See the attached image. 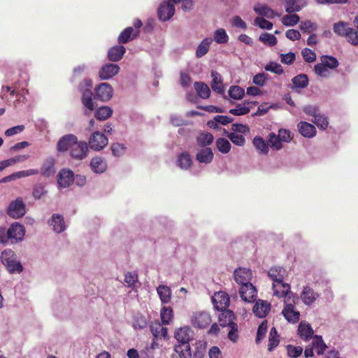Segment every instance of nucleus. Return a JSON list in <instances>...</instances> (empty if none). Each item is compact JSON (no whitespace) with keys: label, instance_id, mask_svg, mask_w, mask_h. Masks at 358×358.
Returning <instances> with one entry per match:
<instances>
[{"label":"nucleus","instance_id":"obj_1","mask_svg":"<svg viewBox=\"0 0 358 358\" xmlns=\"http://www.w3.org/2000/svg\"><path fill=\"white\" fill-rule=\"evenodd\" d=\"M194 332L190 327L180 328L175 333V338L179 343L175 346V352L180 358H190L192 357L189 341L193 338Z\"/></svg>","mask_w":358,"mask_h":358},{"label":"nucleus","instance_id":"obj_2","mask_svg":"<svg viewBox=\"0 0 358 358\" xmlns=\"http://www.w3.org/2000/svg\"><path fill=\"white\" fill-rule=\"evenodd\" d=\"M285 270L282 267H272L269 269L268 275L273 280V289L274 294L278 297L287 296L290 291L289 284L283 282Z\"/></svg>","mask_w":358,"mask_h":358},{"label":"nucleus","instance_id":"obj_3","mask_svg":"<svg viewBox=\"0 0 358 358\" xmlns=\"http://www.w3.org/2000/svg\"><path fill=\"white\" fill-rule=\"evenodd\" d=\"M92 83L90 79H85L79 85V90L82 92L81 101L84 107L86 108L85 115H89L95 108L92 100L93 93L90 90Z\"/></svg>","mask_w":358,"mask_h":358},{"label":"nucleus","instance_id":"obj_4","mask_svg":"<svg viewBox=\"0 0 358 358\" xmlns=\"http://www.w3.org/2000/svg\"><path fill=\"white\" fill-rule=\"evenodd\" d=\"M1 261L11 273H20L23 271L22 265L20 262L17 261L15 253L10 249L4 250L1 252Z\"/></svg>","mask_w":358,"mask_h":358},{"label":"nucleus","instance_id":"obj_5","mask_svg":"<svg viewBox=\"0 0 358 358\" xmlns=\"http://www.w3.org/2000/svg\"><path fill=\"white\" fill-rule=\"evenodd\" d=\"M108 143V138L100 131H94L90 136L89 147L95 151H100L103 149Z\"/></svg>","mask_w":358,"mask_h":358},{"label":"nucleus","instance_id":"obj_6","mask_svg":"<svg viewBox=\"0 0 358 358\" xmlns=\"http://www.w3.org/2000/svg\"><path fill=\"white\" fill-rule=\"evenodd\" d=\"M8 215L15 219H18L24 215L26 213L25 205L21 197L17 198L15 201L10 202L8 207Z\"/></svg>","mask_w":358,"mask_h":358},{"label":"nucleus","instance_id":"obj_7","mask_svg":"<svg viewBox=\"0 0 358 358\" xmlns=\"http://www.w3.org/2000/svg\"><path fill=\"white\" fill-rule=\"evenodd\" d=\"M88 153V145L85 141H79L76 138V143L73 144L69 152L70 156L76 160H83L87 157Z\"/></svg>","mask_w":358,"mask_h":358},{"label":"nucleus","instance_id":"obj_8","mask_svg":"<svg viewBox=\"0 0 358 358\" xmlns=\"http://www.w3.org/2000/svg\"><path fill=\"white\" fill-rule=\"evenodd\" d=\"M191 322L195 328L205 329L210 325L212 320L209 313L201 311L194 313Z\"/></svg>","mask_w":358,"mask_h":358},{"label":"nucleus","instance_id":"obj_9","mask_svg":"<svg viewBox=\"0 0 358 358\" xmlns=\"http://www.w3.org/2000/svg\"><path fill=\"white\" fill-rule=\"evenodd\" d=\"M95 94L98 99L106 102L112 98L113 89L110 84L102 83L96 87Z\"/></svg>","mask_w":358,"mask_h":358},{"label":"nucleus","instance_id":"obj_10","mask_svg":"<svg viewBox=\"0 0 358 358\" xmlns=\"http://www.w3.org/2000/svg\"><path fill=\"white\" fill-rule=\"evenodd\" d=\"M77 136L74 134H66L62 136L57 143V150L59 152H66L70 151L76 143Z\"/></svg>","mask_w":358,"mask_h":358},{"label":"nucleus","instance_id":"obj_11","mask_svg":"<svg viewBox=\"0 0 358 358\" xmlns=\"http://www.w3.org/2000/svg\"><path fill=\"white\" fill-rule=\"evenodd\" d=\"M252 275V271L245 268H238L234 272V280L241 286L252 284L250 282Z\"/></svg>","mask_w":358,"mask_h":358},{"label":"nucleus","instance_id":"obj_12","mask_svg":"<svg viewBox=\"0 0 358 358\" xmlns=\"http://www.w3.org/2000/svg\"><path fill=\"white\" fill-rule=\"evenodd\" d=\"M8 231L11 243H16L22 241L25 233L24 226L17 222L12 224Z\"/></svg>","mask_w":358,"mask_h":358},{"label":"nucleus","instance_id":"obj_13","mask_svg":"<svg viewBox=\"0 0 358 358\" xmlns=\"http://www.w3.org/2000/svg\"><path fill=\"white\" fill-rule=\"evenodd\" d=\"M212 301L215 308L217 310L227 309L230 304L229 296L224 292H216L212 297Z\"/></svg>","mask_w":358,"mask_h":358},{"label":"nucleus","instance_id":"obj_14","mask_svg":"<svg viewBox=\"0 0 358 358\" xmlns=\"http://www.w3.org/2000/svg\"><path fill=\"white\" fill-rule=\"evenodd\" d=\"M74 173L70 169H63L57 175V182L59 187L66 188L71 185L74 181Z\"/></svg>","mask_w":358,"mask_h":358},{"label":"nucleus","instance_id":"obj_15","mask_svg":"<svg viewBox=\"0 0 358 358\" xmlns=\"http://www.w3.org/2000/svg\"><path fill=\"white\" fill-rule=\"evenodd\" d=\"M239 294L242 300L245 302H253L257 298V291L252 284L245 286H241L239 289Z\"/></svg>","mask_w":358,"mask_h":358},{"label":"nucleus","instance_id":"obj_16","mask_svg":"<svg viewBox=\"0 0 358 358\" xmlns=\"http://www.w3.org/2000/svg\"><path fill=\"white\" fill-rule=\"evenodd\" d=\"M285 318L290 323H296L299 321L300 313L295 309L294 303L285 301V306L282 311Z\"/></svg>","mask_w":358,"mask_h":358},{"label":"nucleus","instance_id":"obj_17","mask_svg":"<svg viewBox=\"0 0 358 358\" xmlns=\"http://www.w3.org/2000/svg\"><path fill=\"white\" fill-rule=\"evenodd\" d=\"M119 71L120 67L118 65L108 63L101 67L99 72V75L101 80H108L117 74Z\"/></svg>","mask_w":358,"mask_h":358},{"label":"nucleus","instance_id":"obj_18","mask_svg":"<svg viewBox=\"0 0 358 358\" xmlns=\"http://www.w3.org/2000/svg\"><path fill=\"white\" fill-rule=\"evenodd\" d=\"M320 296V294L315 292L309 286H305L301 293V299L306 306H311Z\"/></svg>","mask_w":358,"mask_h":358},{"label":"nucleus","instance_id":"obj_19","mask_svg":"<svg viewBox=\"0 0 358 358\" xmlns=\"http://www.w3.org/2000/svg\"><path fill=\"white\" fill-rule=\"evenodd\" d=\"M175 13V7L173 3L166 2L162 3L158 8V17L162 21L169 20Z\"/></svg>","mask_w":358,"mask_h":358},{"label":"nucleus","instance_id":"obj_20","mask_svg":"<svg viewBox=\"0 0 358 358\" xmlns=\"http://www.w3.org/2000/svg\"><path fill=\"white\" fill-rule=\"evenodd\" d=\"M271 310V303L267 301L259 299L253 307L254 314L260 318L266 317Z\"/></svg>","mask_w":358,"mask_h":358},{"label":"nucleus","instance_id":"obj_21","mask_svg":"<svg viewBox=\"0 0 358 358\" xmlns=\"http://www.w3.org/2000/svg\"><path fill=\"white\" fill-rule=\"evenodd\" d=\"M139 30H134L132 27L125 28L118 36L117 42L119 44H124L129 41L134 40L139 34Z\"/></svg>","mask_w":358,"mask_h":358},{"label":"nucleus","instance_id":"obj_22","mask_svg":"<svg viewBox=\"0 0 358 358\" xmlns=\"http://www.w3.org/2000/svg\"><path fill=\"white\" fill-rule=\"evenodd\" d=\"M150 329L155 339L166 338L168 336L167 328L163 327L158 321L152 322Z\"/></svg>","mask_w":358,"mask_h":358},{"label":"nucleus","instance_id":"obj_23","mask_svg":"<svg viewBox=\"0 0 358 358\" xmlns=\"http://www.w3.org/2000/svg\"><path fill=\"white\" fill-rule=\"evenodd\" d=\"M299 133L306 138H313L316 134V129L315 126L307 122L301 121L298 125Z\"/></svg>","mask_w":358,"mask_h":358},{"label":"nucleus","instance_id":"obj_24","mask_svg":"<svg viewBox=\"0 0 358 358\" xmlns=\"http://www.w3.org/2000/svg\"><path fill=\"white\" fill-rule=\"evenodd\" d=\"M125 52L126 49L123 45H121V44L115 45L109 49L108 58L111 62H118L122 58Z\"/></svg>","mask_w":358,"mask_h":358},{"label":"nucleus","instance_id":"obj_25","mask_svg":"<svg viewBox=\"0 0 358 358\" xmlns=\"http://www.w3.org/2000/svg\"><path fill=\"white\" fill-rule=\"evenodd\" d=\"M49 224L53 227V230L57 233H62L66 229L64 217L59 214H54L49 220Z\"/></svg>","mask_w":358,"mask_h":358},{"label":"nucleus","instance_id":"obj_26","mask_svg":"<svg viewBox=\"0 0 358 358\" xmlns=\"http://www.w3.org/2000/svg\"><path fill=\"white\" fill-rule=\"evenodd\" d=\"M256 105L257 102L244 101L243 103H238L236 108L230 109L229 113L234 115H246L250 111V105Z\"/></svg>","mask_w":358,"mask_h":358},{"label":"nucleus","instance_id":"obj_27","mask_svg":"<svg viewBox=\"0 0 358 358\" xmlns=\"http://www.w3.org/2000/svg\"><path fill=\"white\" fill-rule=\"evenodd\" d=\"M213 152L210 148H205L196 155V159L199 163L210 164L213 159Z\"/></svg>","mask_w":358,"mask_h":358},{"label":"nucleus","instance_id":"obj_28","mask_svg":"<svg viewBox=\"0 0 358 358\" xmlns=\"http://www.w3.org/2000/svg\"><path fill=\"white\" fill-rule=\"evenodd\" d=\"M90 166L92 170L97 173H103L107 168L106 160L101 157H95L91 159Z\"/></svg>","mask_w":358,"mask_h":358},{"label":"nucleus","instance_id":"obj_29","mask_svg":"<svg viewBox=\"0 0 358 358\" xmlns=\"http://www.w3.org/2000/svg\"><path fill=\"white\" fill-rule=\"evenodd\" d=\"M298 334L301 338L308 341L313 335V330L310 324L302 321L298 327Z\"/></svg>","mask_w":358,"mask_h":358},{"label":"nucleus","instance_id":"obj_30","mask_svg":"<svg viewBox=\"0 0 358 358\" xmlns=\"http://www.w3.org/2000/svg\"><path fill=\"white\" fill-rule=\"evenodd\" d=\"M220 311L221 313L219 315V322L221 327H227L234 322V320L235 319V315L233 311L228 309Z\"/></svg>","mask_w":358,"mask_h":358},{"label":"nucleus","instance_id":"obj_31","mask_svg":"<svg viewBox=\"0 0 358 358\" xmlns=\"http://www.w3.org/2000/svg\"><path fill=\"white\" fill-rule=\"evenodd\" d=\"M43 176L50 177L55 174V159L53 158L47 159L43 164L39 171Z\"/></svg>","mask_w":358,"mask_h":358},{"label":"nucleus","instance_id":"obj_32","mask_svg":"<svg viewBox=\"0 0 358 358\" xmlns=\"http://www.w3.org/2000/svg\"><path fill=\"white\" fill-rule=\"evenodd\" d=\"M177 163L178 166L182 169H188L192 164L191 155L187 152H182L178 156Z\"/></svg>","mask_w":358,"mask_h":358},{"label":"nucleus","instance_id":"obj_33","mask_svg":"<svg viewBox=\"0 0 358 358\" xmlns=\"http://www.w3.org/2000/svg\"><path fill=\"white\" fill-rule=\"evenodd\" d=\"M211 77L213 78L211 83L212 90L218 94L223 93L224 86L220 75L217 72L213 71L211 72Z\"/></svg>","mask_w":358,"mask_h":358},{"label":"nucleus","instance_id":"obj_34","mask_svg":"<svg viewBox=\"0 0 358 358\" xmlns=\"http://www.w3.org/2000/svg\"><path fill=\"white\" fill-rule=\"evenodd\" d=\"M194 87L200 98L206 99L210 97V90L206 83L203 82H195Z\"/></svg>","mask_w":358,"mask_h":358},{"label":"nucleus","instance_id":"obj_35","mask_svg":"<svg viewBox=\"0 0 358 358\" xmlns=\"http://www.w3.org/2000/svg\"><path fill=\"white\" fill-rule=\"evenodd\" d=\"M212 41L211 38H206L201 42L196 50V57L197 58H201L207 54Z\"/></svg>","mask_w":358,"mask_h":358},{"label":"nucleus","instance_id":"obj_36","mask_svg":"<svg viewBox=\"0 0 358 358\" xmlns=\"http://www.w3.org/2000/svg\"><path fill=\"white\" fill-rule=\"evenodd\" d=\"M348 25V23L346 22L339 21L334 24L333 31L337 36L344 37L348 34V29L351 28Z\"/></svg>","mask_w":358,"mask_h":358},{"label":"nucleus","instance_id":"obj_37","mask_svg":"<svg viewBox=\"0 0 358 358\" xmlns=\"http://www.w3.org/2000/svg\"><path fill=\"white\" fill-rule=\"evenodd\" d=\"M157 291L162 303H167L171 301V290L168 286L161 285Z\"/></svg>","mask_w":358,"mask_h":358},{"label":"nucleus","instance_id":"obj_38","mask_svg":"<svg viewBox=\"0 0 358 358\" xmlns=\"http://www.w3.org/2000/svg\"><path fill=\"white\" fill-rule=\"evenodd\" d=\"M280 343L279 335L275 327H272L269 332L268 350L271 352Z\"/></svg>","mask_w":358,"mask_h":358},{"label":"nucleus","instance_id":"obj_39","mask_svg":"<svg viewBox=\"0 0 358 358\" xmlns=\"http://www.w3.org/2000/svg\"><path fill=\"white\" fill-rule=\"evenodd\" d=\"M113 114V110L109 106H101L94 113V117L98 120H105Z\"/></svg>","mask_w":358,"mask_h":358},{"label":"nucleus","instance_id":"obj_40","mask_svg":"<svg viewBox=\"0 0 358 358\" xmlns=\"http://www.w3.org/2000/svg\"><path fill=\"white\" fill-rule=\"evenodd\" d=\"M214 140L213 134L210 133H201L196 138V143L199 146L204 148L210 145Z\"/></svg>","mask_w":358,"mask_h":358},{"label":"nucleus","instance_id":"obj_41","mask_svg":"<svg viewBox=\"0 0 358 358\" xmlns=\"http://www.w3.org/2000/svg\"><path fill=\"white\" fill-rule=\"evenodd\" d=\"M292 82L294 88L303 89L308 86V78L306 74L301 73L294 76L292 79Z\"/></svg>","mask_w":358,"mask_h":358},{"label":"nucleus","instance_id":"obj_42","mask_svg":"<svg viewBox=\"0 0 358 358\" xmlns=\"http://www.w3.org/2000/svg\"><path fill=\"white\" fill-rule=\"evenodd\" d=\"M254 10L257 14L268 18H273L275 16L274 10L266 5L258 4L255 7Z\"/></svg>","mask_w":358,"mask_h":358},{"label":"nucleus","instance_id":"obj_43","mask_svg":"<svg viewBox=\"0 0 358 358\" xmlns=\"http://www.w3.org/2000/svg\"><path fill=\"white\" fill-rule=\"evenodd\" d=\"M253 145L261 154L267 155L268 146L266 141L260 136H255L253 138Z\"/></svg>","mask_w":358,"mask_h":358},{"label":"nucleus","instance_id":"obj_44","mask_svg":"<svg viewBox=\"0 0 358 358\" xmlns=\"http://www.w3.org/2000/svg\"><path fill=\"white\" fill-rule=\"evenodd\" d=\"M320 60L321 63H322L327 69H334L339 65L337 59L333 56L322 55L320 57Z\"/></svg>","mask_w":358,"mask_h":358},{"label":"nucleus","instance_id":"obj_45","mask_svg":"<svg viewBox=\"0 0 358 358\" xmlns=\"http://www.w3.org/2000/svg\"><path fill=\"white\" fill-rule=\"evenodd\" d=\"M285 11L288 13L299 12L301 10L303 5L298 3L296 0H283Z\"/></svg>","mask_w":358,"mask_h":358},{"label":"nucleus","instance_id":"obj_46","mask_svg":"<svg viewBox=\"0 0 358 358\" xmlns=\"http://www.w3.org/2000/svg\"><path fill=\"white\" fill-rule=\"evenodd\" d=\"M313 348L315 349L316 352L318 355H322L324 354L327 348V345L324 343L322 336H315L314 337L313 341Z\"/></svg>","mask_w":358,"mask_h":358},{"label":"nucleus","instance_id":"obj_47","mask_svg":"<svg viewBox=\"0 0 358 358\" xmlns=\"http://www.w3.org/2000/svg\"><path fill=\"white\" fill-rule=\"evenodd\" d=\"M163 324H169L173 317V310L171 307H163L160 313Z\"/></svg>","mask_w":358,"mask_h":358},{"label":"nucleus","instance_id":"obj_48","mask_svg":"<svg viewBox=\"0 0 358 358\" xmlns=\"http://www.w3.org/2000/svg\"><path fill=\"white\" fill-rule=\"evenodd\" d=\"M216 146L218 150L223 153L227 154L231 150V143L224 138H219L216 140Z\"/></svg>","mask_w":358,"mask_h":358},{"label":"nucleus","instance_id":"obj_49","mask_svg":"<svg viewBox=\"0 0 358 358\" xmlns=\"http://www.w3.org/2000/svg\"><path fill=\"white\" fill-rule=\"evenodd\" d=\"M244 94V90L242 87L237 85L231 86L229 90V95L233 99H241L243 97Z\"/></svg>","mask_w":358,"mask_h":358},{"label":"nucleus","instance_id":"obj_50","mask_svg":"<svg viewBox=\"0 0 358 358\" xmlns=\"http://www.w3.org/2000/svg\"><path fill=\"white\" fill-rule=\"evenodd\" d=\"M259 40L271 47L275 45L278 42L277 38L273 34L269 33L262 34L259 36Z\"/></svg>","mask_w":358,"mask_h":358},{"label":"nucleus","instance_id":"obj_51","mask_svg":"<svg viewBox=\"0 0 358 358\" xmlns=\"http://www.w3.org/2000/svg\"><path fill=\"white\" fill-rule=\"evenodd\" d=\"M214 41L219 44L227 43L229 36L226 31L222 28L217 29L214 33Z\"/></svg>","mask_w":358,"mask_h":358},{"label":"nucleus","instance_id":"obj_52","mask_svg":"<svg viewBox=\"0 0 358 358\" xmlns=\"http://www.w3.org/2000/svg\"><path fill=\"white\" fill-rule=\"evenodd\" d=\"M346 41L352 45H358V30L351 27L348 29V34L344 36Z\"/></svg>","mask_w":358,"mask_h":358},{"label":"nucleus","instance_id":"obj_53","mask_svg":"<svg viewBox=\"0 0 358 358\" xmlns=\"http://www.w3.org/2000/svg\"><path fill=\"white\" fill-rule=\"evenodd\" d=\"M299 16L297 14L286 15L282 18V23L287 27L294 26L299 22Z\"/></svg>","mask_w":358,"mask_h":358},{"label":"nucleus","instance_id":"obj_54","mask_svg":"<svg viewBox=\"0 0 358 358\" xmlns=\"http://www.w3.org/2000/svg\"><path fill=\"white\" fill-rule=\"evenodd\" d=\"M227 137L234 144L236 145L243 146L245 143V138L242 134L231 132L227 133Z\"/></svg>","mask_w":358,"mask_h":358},{"label":"nucleus","instance_id":"obj_55","mask_svg":"<svg viewBox=\"0 0 358 358\" xmlns=\"http://www.w3.org/2000/svg\"><path fill=\"white\" fill-rule=\"evenodd\" d=\"M313 122L322 129H326L329 125L328 118L324 115H321L318 113L313 120Z\"/></svg>","mask_w":358,"mask_h":358},{"label":"nucleus","instance_id":"obj_56","mask_svg":"<svg viewBox=\"0 0 358 358\" xmlns=\"http://www.w3.org/2000/svg\"><path fill=\"white\" fill-rule=\"evenodd\" d=\"M227 327L229 328L228 338L234 343H236L239 337L238 324L236 322H234Z\"/></svg>","mask_w":358,"mask_h":358},{"label":"nucleus","instance_id":"obj_57","mask_svg":"<svg viewBox=\"0 0 358 358\" xmlns=\"http://www.w3.org/2000/svg\"><path fill=\"white\" fill-rule=\"evenodd\" d=\"M148 324L147 320L145 316L143 315H136L134 317L132 322V326L134 329H142L146 327Z\"/></svg>","mask_w":358,"mask_h":358},{"label":"nucleus","instance_id":"obj_58","mask_svg":"<svg viewBox=\"0 0 358 358\" xmlns=\"http://www.w3.org/2000/svg\"><path fill=\"white\" fill-rule=\"evenodd\" d=\"M268 141L272 148L280 150L282 148V143L278 136L274 133H270L268 136Z\"/></svg>","mask_w":358,"mask_h":358},{"label":"nucleus","instance_id":"obj_59","mask_svg":"<svg viewBox=\"0 0 358 358\" xmlns=\"http://www.w3.org/2000/svg\"><path fill=\"white\" fill-rule=\"evenodd\" d=\"M287 355L292 358H297L301 355L303 348L301 346H294L288 345L287 346Z\"/></svg>","mask_w":358,"mask_h":358},{"label":"nucleus","instance_id":"obj_60","mask_svg":"<svg viewBox=\"0 0 358 358\" xmlns=\"http://www.w3.org/2000/svg\"><path fill=\"white\" fill-rule=\"evenodd\" d=\"M267 331V321H263L259 326L256 337V343H259L265 336Z\"/></svg>","mask_w":358,"mask_h":358},{"label":"nucleus","instance_id":"obj_61","mask_svg":"<svg viewBox=\"0 0 358 358\" xmlns=\"http://www.w3.org/2000/svg\"><path fill=\"white\" fill-rule=\"evenodd\" d=\"M110 148L113 155L115 157H120L123 155L126 150L124 145L118 143H113Z\"/></svg>","mask_w":358,"mask_h":358},{"label":"nucleus","instance_id":"obj_62","mask_svg":"<svg viewBox=\"0 0 358 358\" xmlns=\"http://www.w3.org/2000/svg\"><path fill=\"white\" fill-rule=\"evenodd\" d=\"M255 24L261 29L271 30L273 28V24L263 17H257L255 20Z\"/></svg>","mask_w":358,"mask_h":358},{"label":"nucleus","instance_id":"obj_63","mask_svg":"<svg viewBox=\"0 0 358 358\" xmlns=\"http://www.w3.org/2000/svg\"><path fill=\"white\" fill-rule=\"evenodd\" d=\"M265 69L267 71H271L278 75H281L284 72L281 65L275 62H270L265 66Z\"/></svg>","mask_w":358,"mask_h":358},{"label":"nucleus","instance_id":"obj_64","mask_svg":"<svg viewBox=\"0 0 358 358\" xmlns=\"http://www.w3.org/2000/svg\"><path fill=\"white\" fill-rule=\"evenodd\" d=\"M124 281L129 287H134L138 281L137 273L136 272H127L124 275Z\"/></svg>","mask_w":358,"mask_h":358}]
</instances>
